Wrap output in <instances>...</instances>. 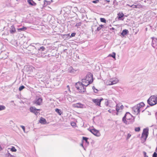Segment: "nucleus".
<instances>
[{
  "instance_id": "1",
  "label": "nucleus",
  "mask_w": 157,
  "mask_h": 157,
  "mask_svg": "<svg viewBox=\"0 0 157 157\" xmlns=\"http://www.w3.org/2000/svg\"><path fill=\"white\" fill-rule=\"evenodd\" d=\"M144 105L143 102H141L132 107V110L133 111L134 113L136 114L139 113L140 109H141Z\"/></svg>"
},
{
  "instance_id": "2",
  "label": "nucleus",
  "mask_w": 157,
  "mask_h": 157,
  "mask_svg": "<svg viewBox=\"0 0 157 157\" xmlns=\"http://www.w3.org/2000/svg\"><path fill=\"white\" fill-rule=\"evenodd\" d=\"M147 103L151 106H153L157 103V95L151 96L147 100Z\"/></svg>"
},
{
  "instance_id": "3",
  "label": "nucleus",
  "mask_w": 157,
  "mask_h": 157,
  "mask_svg": "<svg viewBox=\"0 0 157 157\" xmlns=\"http://www.w3.org/2000/svg\"><path fill=\"white\" fill-rule=\"evenodd\" d=\"M75 87L79 92L81 93L84 92L86 90V89L85 86L82 83L80 82H78L76 83L75 85Z\"/></svg>"
},
{
  "instance_id": "4",
  "label": "nucleus",
  "mask_w": 157,
  "mask_h": 157,
  "mask_svg": "<svg viewBox=\"0 0 157 157\" xmlns=\"http://www.w3.org/2000/svg\"><path fill=\"white\" fill-rule=\"evenodd\" d=\"M86 80V82L89 83L88 85L92 83L93 81V75L91 74H87L85 79H82V82H84Z\"/></svg>"
},
{
  "instance_id": "5",
  "label": "nucleus",
  "mask_w": 157,
  "mask_h": 157,
  "mask_svg": "<svg viewBox=\"0 0 157 157\" xmlns=\"http://www.w3.org/2000/svg\"><path fill=\"white\" fill-rule=\"evenodd\" d=\"M46 49L45 48L44 46L40 47L38 49V52L37 53H36L35 52H32V54L33 55H36V56L38 57H40L42 56L43 55H42V53H43L42 52Z\"/></svg>"
},
{
  "instance_id": "6",
  "label": "nucleus",
  "mask_w": 157,
  "mask_h": 157,
  "mask_svg": "<svg viewBox=\"0 0 157 157\" xmlns=\"http://www.w3.org/2000/svg\"><path fill=\"white\" fill-rule=\"evenodd\" d=\"M132 116L129 112H127L124 116L122 118V121L124 123L127 124L126 119L127 120H130L132 118Z\"/></svg>"
},
{
  "instance_id": "7",
  "label": "nucleus",
  "mask_w": 157,
  "mask_h": 157,
  "mask_svg": "<svg viewBox=\"0 0 157 157\" xmlns=\"http://www.w3.org/2000/svg\"><path fill=\"white\" fill-rule=\"evenodd\" d=\"M43 101V99L41 97L38 98L36 97L33 102L36 105H41Z\"/></svg>"
},
{
  "instance_id": "8",
  "label": "nucleus",
  "mask_w": 157,
  "mask_h": 157,
  "mask_svg": "<svg viewBox=\"0 0 157 157\" xmlns=\"http://www.w3.org/2000/svg\"><path fill=\"white\" fill-rule=\"evenodd\" d=\"M25 70L28 73H30L35 71V68L32 66H27Z\"/></svg>"
},
{
  "instance_id": "9",
  "label": "nucleus",
  "mask_w": 157,
  "mask_h": 157,
  "mask_svg": "<svg viewBox=\"0 0 157 157\" xmlns=\"http://www.w3.org/2000/svg\"><path fill=\"white\" fill-rule=\"evenodd\" d=\"M90 131L93 133L94 135L97 136H99L101 135V134L99 131L96 130L95 128L90 129Z\"/></svg>"
},
{
  "instance_id": "10",
  "label": "nucleus",
  "mask_w": 157,
  "mask_h": 157,
  "mask_svg": "<svg viewBox=\"0 0 157 157\" xmlns=\"http://www.w3.org/2000/svg\"><path fill=\"white\" fill-rule=\"evenodd\" d=\"M103 100L102 98L101 99H93L92 101L97 105L100 106L101 102Z\"/></svg>"
},
{
  "instance_id": "11",
  "label": "nucleus",
  "mask_w": 157,
  "mask_h": 157,
  "mask_svg": "<svg viewBox=\"0 0 157 157\" xmlns=\"http://www.w3.org/2000/svg\"><path fill=\"white\" fill-rule=\"evenodd\" d=\"M29 109L30 111L31 112L34 113L36 115H37L39 113V112H38V111L40 110V109H36L35 107L32 106Z\"/></svg>"
},
{
  "instance_id": "12",
  "label": "nucleus",
  "mask_w": 157,
  "mask_h": 157,
  "mask_svg": "<svg viewBox=\"0 0 157 157\" xmlns=\"http://www.w3.org/2000/svg\"><path fill=\"white\" fill-rule=\"evenodd\" d=\"M118 82V80L117 78H112L110 79L109 80V85H113L117 83Z\"/></svg>"
},
{
  "instance_id": "13",
  "label": "nucleus",
  "mask_w": 157,
  "mask_h": 157,
  "mask_svg": "<svg viewBox=\"0 0 157 157\" xmlns=\"http://www.w3.org/2000/svg\"><path fill=\"white\" fill-rule=\"evenodd\" d=\"M151 38L152 39L151 45L154 48H155L157 45V39L155 37H152Z\"/></svg>"
},
{
  "instance_id": "14",
  "label": "nucleus",
  "mask_w": 157,
  "mask_h": 157,
  "mask_svg": "<svg viewBox=\"0 0 157 157\" xmlns=\"http://www.w3.org/2000/svg\"><path fill=\"white\" fill-rule=\"evenodd\" d=\"M75 108H84V105L80 103H78L73 105Z\"/></svg>"
},
{
  "instance_id": "15",
  "label": "nucleus",
  "mask_w": 157,
  "mask_h": 157,
  "mask_svg": "<svg viewBox=\"0 0 157 157\" xmlns=\"http://www.w3.org/2000/svg\"><path fill=\"white\" fill-rule=\"evenodd\" d=\"M116 107V110L117 113H118L121 109H122L124 108V106L122 105L120 106V105L119 104H117Z\"/></svg>"
},
{
  "instance_id": "16",
  "label": "nucleus",
  "mask_w": 157,
  "mask_h": 157,
  "mask_svg": "<svg viewBox=\"0 0 157 157\" xmlns=\"http://www.w3.org/2000/svg\"><path fill=\"white\" fill-rule=\"evenodd\" d=\"M27 2L31 6H35L36 5V3L34 2L33 0H27Z\"/></svg>"
},
{
  "instance_id": "17",
  "label": "nucleus",
  "mask_w": 157,
  "mask_h": 157,
  "mask_svg": "<svg viewBox=\"0 0 157 157\" xmlns=\"http://www.w3.org/2000/svg\"><path fill=\"white\" fill-rule=\"evenodd\" d=\"M16 31V29L14 26L13 25L11 26L10 30V33L11 34H13L15 33Z\"/></svg>"
},
{
  "instance_id": "18",
  "label": "nucleus",
  "mask_w": 157,
  "mask_h": 157,
  "mask_svg": "<svg viewBox=\"0 0 157 157\" xmlns=\"http://www.w3.org/2000/svg\"><path fill=\"white\" fill-rule=\"evenodd\" d=\"M68 72L71 73H74L75 72H76L77 70H75L72 67H69L68 69L67 70Z\"/></svg>"
},
{
  "instance_id": "19",
  "label": "nucleus",
  "mask_w": 157,
  "mask_h": 157,
  "mask_svg": "<svg viewBox=\"0 0 157 157\" xmlns=\"http://www.w3.org/2000/svg\"><path fill=\"white\" fill-rule=\"evenodd\" d=\"M39 122L41 124H46L47 122L46 119L43 117L40 118Z\"/></svg>"
},
{
  "instance_id": "20",
  "label": "nucleus",
  "mask_w": 157,
  "mask_h": 157,
  "mask_svg": "<svg viewBox=\"0 0 157 157\" xmlns=\"http://www.w3.org/2000/svg\"><path fill=\"white\" fill-rule=\"evenodd\" d=\"M142 134L146 135L148 136V129L147 128H145L143 130Z\"/></svg>"
},
{
  "instance_id": "21",
  "label": "nucleus",
  "mask_w": 157,
  "mask_h": 157,
  "mask_svg": "<svg viewBox=\"0 0 157 157\" xmlns=\"http://www.w3.org/2000/svg\"><path fill=\"white\" fill-rule=\"evenodd\" d=\"M108 111L109 113H112L114 115H115L116 114L117 115L118 114V113H117V112H116L117 111L114 110L109 109L108 110Z\"/></svg>"
},
{
  "instance_id": "22",
  "label": "nucleus",
  "mask_w": 157,
  "mask_h": 157,
  "mask_svg": "<svg viewBox=\"0 0 157 157\" xmlns=\"http://www.w3.org/2000/svg\"><path fill=\"white\" fill-rule=\"evenodd\" d=\"M128 32V30L127 29H124L122 31V32L121 34V35L123 36H124V35H126Z\"/></svg>"
},
{
  "instance_id": "23",
  "label": "nucleus",
  "mask_w": 157,
  "mask_h": 157,
  "mask_svg": "<svg viewBox=\"0 0 157 157\" xmlns=\"http://www.w3.org/2000/svg\"><path fill=\"white\" fill-rule=\"evenodd\" d=\"M118 19L120 20L124 16V14L123 13H119L118 14Z\"/></svg>"
},
{
  "instance_id": "24",
  "label": "nucleus",
  "mask_w": 157,
  "mask_h": 157,
  "mask_svg": "<svg viewBox=\"0 0 157 157\" xmlns=\"http://www.w3.org/2000/svg\"><path fill=\"white\" fill-rule=\"evenodd\" d=\"M55 111L57 112L59 115H61L62 113V112L61 110L58 109H55Z\"/></svg>"
},
{
  "instance_id": "25",
  "label": "nucleus",
  "mask_w": 157,
  "mask_h": 157,
  "mask_svg": "<svg viewBox=\"0 0 157 157\" xmlns=\"http://www.w3.org/2000/svg\"><path fill=\"white\" fill-rule=\"evenodd\" d=\"M27 29V28L25 27H23L22 28H19L17 29L18 31H23L26 30Z\"/></svg>"
},
{
  "instance_id": "26",
  "label": "nucleus",
  "mask_w": 157,
  "mask_h": 157,
  "mask_svg": "<svg viewBox=\"0 0 157 157\" xmlns=\"http://www.w3.org/2000/svg\"><path fill=\"white\" fill-rule=\"evenodd\" d=\"M147 137V136L142 134L141 138L142 139H143L144 140H145Z\"/></svg>"
},
{
  "instance_id": "27",
  "label": "nucleus",
  "mask_w": 157,
  "mask_h": 157,
  "mask_svg": "<svg viewBox=\"0 0 157 157\" xmlns=\"http://www.w3.org/2000/svg\"><path fill=\"white\" fill-rule=\"evenodd\" d=\"M9 149H10V151L12 152H16L17 151V150L14 147H12L11 148H9Z\"/></svg>"
},
{
  "instance_id": "28",
  "label": "nucleus",
  "mask_w": 157,
  "mask_h": 157,
  "mask_svg": "<svg viewBox=\"0 0 157 157\" xmlns=\"http://www.w3.org/2000/svg\"><path fill=\"white\" fill-rule=\"evenodd\" d=\"M67 99L70 102H73L74 101L72 99L71 96V95H69L67 98Z\"/></svg>"
},
{
  "instance_id": "29",
  "label": "nucleus",
  "mask_w": 157,
  "mask_h": 157,
  "mask_svg": "<svg viewBox=\"0 0 157 157\" xmlns=\"http://www.w3.org/2000/svg\"><path fill=\"white\" fill-rule=\"evenodd\" d=\"M6 109V107L3 105H0V111L5 110Z\"/></svg>"
},
{
  "instance_id": "30",
  "label": "nucleus",
  "mask_w": 157,
  "mask_h": 157,
  "mask_svg": "<svg viewBox=\"0 0 157 157\" xmlns=\"http://www.w3.org/2000/svg\"><path fill=\"white\" fill-rule=\"evenodd\" d=\"M88 138L86 137H83V140H85L86 143H87L88 144H89V142L88 141Z\"/></svg>"
},
{
  "instance_id": "31",
  "label": "nucleus",
  "mask_w": 157,
  "mask_h": 157,
  "mask_svg": "<svg viewBox=\"0 0 157 157\" xmlns=\"http://www.w3.org/2000/svg\"><path fill=\"white\" fill-rule=\"evenodd\" d=\"M115 56H116V53L115 52H113L112 54H109V56L112 57L113 58H115Z\"/></svg>"
},
{
  "instance_id": "32",
  "label": "nucleus",
  "mask_w": 157,
  "mask_h": 157,
  "mask_svg": "<svg viewBox=\"0 0 157 157\" xmlns=\"http://www.w3.org/2000/svg\"><path fill=\"white\" fill-rule=\"evenodd\" d=\"M82 83L83 85L85 87L89 85H88L89 83H88L87 82H86V81L84 82H82Z\"/></svg>"
},
{
  "instance_id": "33",
  "label": "nucleus",
  "mask_w": 157,
  "mask_h": 157,
  "mask_svg": "<svg viewBox=\"0 0 157 157\" xmlns=\"http://www.w3.org/2000/svg\"><path fill=\"white\" fill-rule=\"evenodd\" d=\"M25 88V87L24 86H21L19 87V90L20 91H21L22 90Z\"/></svg>"
},
{
  "instance_id": "34",
  "label": "nucleus",
  "mask_w": 157,
  "mask_h": 157,
  "mask_svg": "<svg viewBox=\"0 0 157 157\" xmlns=\"http://www.w3.org/2000/svg\"><path fill=\"white\" fill-rule=\"evenodd\" d=\"M103 27V25H100L97 28V30L98 31H99Z\"/></svg>"
},
{
  "instance_id": "35",
  "label": "nucleus",
  "mask_w": 157,
  "mask_h": 157,
  "mask_svg": "<svg viewBox=\"0 0 157 157\" xmlns=\"http://www.w3.org/2000/svg\"><path fill=\"white\" fill-rule=\"evenodd\" d=\"M100 21H101V22H104V23H105V22H106V20L104 18H100Z\"/></svg>"
},
{
  "instance_id": "36",
  "label": "nucleus",
  "mask_w": 157,
  "mask_h": 157,
  "mask_svg": "<svg viewBox=\"0 0 157 157\" xmlns=\"http://www.w3.org/2000/svg\"><path fill=\"white\" fill-rule=\"evenodd\" d=\"M135 130L136 132H139L140 130V128L139 127L136 128Z\"/></svg>"
},
{
  "instance_id": "37",
  "label": "nucleus",
  "mask_w": 157,
  "mask_h": 157,
  "mask_svg": "<svg viewBox=\"0 0 157 157\" xmlns=\"http://www.w3.org/2000/svg\"><path fill=\"white\" fill-rule=\"evenodd\" d=\"M152 157H157V153L154 152L153 155Z\"/></svg>"
},
{
  "instance_id": "38",
  "label": "nucleus",
  "mask_w": 157,
  "mask_h": 157,
  "mask_svg": "<svg viewBox=\"0 0 157 157\" xmlns=\"http://www.w3.org/2000/svg\"><path fill=\"white\" fill-rule=\"evenodd\" d=\"M93 89L94 90V89H95V90H94V91L95 93H97L98 92V90L96 89H95L94 86H93Z\"/></svg>"
},
{
  "instance_id": "39",
  "label": "nucleus",
  "mask_w": 157,
  "mask_h": 157,
  "mask_svg": "<svg viewBox=\"0 0 157 157\" xmlns=\"http://www.w3.org/2000/svg\"><path fill=\"white\" fill-rule=\"evenodd\" d=\"M92 2L94 3H97L99 2V0H95L92 1Z\"/></svg>"
},
{
  "instance_id": "40",
  "label": "nucleus",
  "mask_w": 157,
  "mask_h": 157,
  "mask_svg": "<svg viewBox=\"0 0 157 157\" xmlns=\"http://www.w3.org/2000/svg\"><path fill=\"white\" fill-rule=\"evenodd\" d=\"M131 7H132L133 8H137V5H131Z\"/></svg>"
},
{
  "instance_id": "41",
  "label": "nucleus",
  "mask_w": 157,
  "mask_h": 157,
  "mask_svg": "<svg viewBox=\"0 0 157 157\" xmlns=\"http://www.w3.org/2000/svg\"><path fill=\"white\" fill-rule=\"evenodd\" d=\"M144 155V157H148V156L146 155V152L145 151L143 152Z\"/></svg>"
},
{
  "instance_id": "42",
  "label": "nucleus",
  "mask_w": 157,
  "mask_h": 157,
  "mask_svg": "<svg viewBox=\"0 0 157 157\" xmlns=\"http://www.w3.org/2000/svg\"><path fill=\"white\" fill-rule=\"evenodd\" d=\"M76 34V33H72L71 34V35L70 36L71 37H73V36H74Z\"/></svg>"
},
{
  "instance_id": "43",
  "label": "nucleus",
  "mask_w": 157,
  "mask_h": 157,
  "mask_svg": "<svg viewBox=\"0 0 157 157\" xmlns=\"http://www.w3.org/2000/svg\"><path fill=\"white\" fill-rule=\"evenodd\" d=\"M20 127L22 128L24 132H25V127L23 125H21Z\"/></svg>"
},
{
  "instance_id": "44",
  "label": "nucleus",
  "mask_w": 157,
  "mask_h": 157,
  "mask_svg": "<svg viewBox=\"0 0 157 157\" xmlns=\"http://www.w3.org/2000/svg\"><path fill=\"white\" fill-rule=\"evenodd\" d=\"M80 25H81V23H77L76 24L75 26L77 27L78 26Z\"/></svg>"
},
{
  "instance_id": "45",
  "label": "nucleus",
  "mask_w": 157,
  "mask_h": 157,
  "mask_svg": "<svg viewBox=\"0 0 157 157\" xmlns=\"http://www.w3.org/2000/svg\"><path fill=\"white\" fill-rule=\"evenodd\" d=\"M131 136V135L130 134H128L127 136V138H129Z\"/></svg>"
},
{
  "instance_id": "46",
  "label": "nucleus",
  "mask_w": 157,
  "mask_h": 157,
  "mask_svg": "<svg viewBox=\"0 0 157 157\" xmlns=\"http://www.w3.org/2000/svg\"><path fill=\"white\" fill-rule=\"evenodd\" d=\"M109 105V102L108 101H107L106 102H105V105H106V106H107L108 105Z\"/></svg>"
},
{
  "instance_id": "47",
  "label": "nucleus",
  "mask_w": 157,
  "mask_h": 157,
  "mask_svg": "<svg viewBox=\"0 0 157 157\" xmlns=\"http://www.w3.org/2000/svg\"><path fill=\"white\" fill-rule=\"evenodd\" d=\"M71 125L72 126H74L75 125V123L74 122H73L72 123H71Z\"/></svg>"
},
{
  "instance_id": "48",
  "label": "nucleus",
  "mask_w": 157,
  "mask_h": 157,
  "mask_svg": "<svg viewBox=\"0 0 157 157\" xmlns=\"http://www.w3.org/2000/svg\"><path fill=\"white\" fill-rule=\"evenodd\" d=\"M6 155L8 156V157H9L10 156V155H11V154L8 152L7 154H6Z\"/></svg>"
},
{
  "instance_id": "49",
  "label": "nucleus",
  "mask_w": 157,
  "mask_h": 157,
  "mask_svg": "<svg viewBox=\"0 0 157 157\" xmlns=\"http://www.w3.org/2000/svg\"><path fill=\"white\" fill-rule=\"evenodd\" d=\"M32 46L33 47V50L34 49L35 50H36V48L34 46L32 45Z\"/></svg>"
},
{
  "instance_id": "50",
  "label": "nucleus",
  "mask_w": 157,
  "mask_h": 157,
  "mask_svg": "<svg viewBox=\"0 0 157 157\" xmlns=\"http://www.w3.org/2000/svg\"><path fill=\"white\" fill-rule=\"evenodd\" d=\"M3 148L0 145V151L2 150Z\"/></svg>"
},
{
  "instance_id": "51",
  "label": "nucleus",
  "mask_w": 157,
  "mask_h": 157,
  "mask_svg": "<svg viewBox=\"0 0 157 157\" xmlns=\"http://www.w3.org/2000/svg\"><path fill=\"white\" fill-rule=\"evenodd\" d=\"M155 117H156V119L157 120V112L155 113Z\"/></svg>"
},
{
  "instance_id": "52",
  "label": "nucleus",
  "mask_w": 157,
  "mask_h": 157,
  "mask_svg": "<svg viewBox=\"0 0 157 157\" xmlns=\"http://www.w3.org/2000/svg\"><path fill=\"white\" fill-rule=\"evenodd\" d=\"M107 2L109 3L110 2V0H105Z\"/></svg>"
},
{
  "instance_id": "53",
  "label": "nucleus",
  "mask_w": 157,
  "mask_h": 157,
  "mask_svg": "<svg viewBox=\"0 0 157 157\" xmlns=\"http://www.w3.org/2000/svg\"><path fill=\"white\" fill-rule=\"evenodd\" d=\"M67 88H68V90H70V88H69V86H67Z\"/></svg>"
},
{
  "instance_id": "54",
  "label": "nucleus",
  "mask_w": 157,
  "mask_h": 157,
  "mask_svg": "<svg viewBox=\"0 0 157 157\" xmlns=\"http://www.w3.org/2000/svg\"><path fill=\"white\" fill-rule=\"evenodd\" d=\"M81 145L83 147V144H81Z\"/></svg>"
},
{
  "instance_id": "55",
  "label": "nucleus",
  "mask_w": 157,
  "mask_h": 157,
  "mask_svg": "<svg viewBox=\"0 0 157 157\" xmlns=\"http://www.w3.org/2000/svg\"><path fill=\"white\" fill-rule=\"evenodd\" d=\"M127 5L128 6H130V7H131V6L130 5H129V4H127Z\"/></svg>"
},
{
  "instance_id": "56",
  "label": "nucleus",
  "mask_w": 157,
  "mask_h": 157,
  "mask_svg": "<svg viewBox=\"0 0 157 157\" xmlns=\"http://www.w3.org/2000/svg\"><path fill=\"white\" fill-rule=\"evenodd\" d=\"M112 29H113V30H114V28H112Z\"/></svg>"
},
{
  "instance_id": "57",
  "label": "nucleus",
  "mask_w": 157,
  "mask_h": 157,
  "mask_svg": "<svg viewBox=\"0 0 157 157\" xmlns=\"http://www.w3.org/2000/svg\"><path fill=\"white\" fill-rule=\"evenodd\" d=\"M39 44V43H37V44Z\"/></svg>"
},
{
  "instance_id": "58",
  "label": "nucleus",
  "mask_w": 157,
  "mask_h": 157,
  "mask_svg": "<svg viewBox=\"0 0 157 157\" xmlns=\"http://www.w3.org/2000/svg\"><path fill=\"white\" fill-rule=\"evenodd\" d=\"M121 157H126V156H122Z\"/></svg>"
},
{
  "instance_id": "59",
  "label": "nucleus",
  "mask_w": 157,
  "mask_h": 157,
  "mask_svg": "<svg viewBox=\"0 0 157 157\" xmlns=\"http://www.w3.org/2000/svg\"><path fill=\"white\" fill-rule=\"evenodd\" d=\"M10 122H13V121H11Z\"/></svg>"
},
{
  "instance_id": "60",
  "label": "nucleus",
  "mask_w": 157,
  "mask_h": 157,
  "mask_svg": "<svg viewBox=\"0 0 157 157\" xmlns=\"http://www.w3.org/2000/svg\"><path fill=\"white\" fill-rule=\"evenodd\" d=\"M57 79H59V78H57Z\"/></svg>"
},
{
  "instance_id": "61",
  "label": "nucleus",
  "mask_w": 157,
  "mask_h": 157,
  "mask_svg": "<svg viewBox=\"0 0 157 157\" xmlns=\"http://www.w3.org/2000/svg\"><path fill=\"white\" fill-rule=\"evenodd\" d=\"M57 79H59V78H57Z\"/></svg>"
}]
</instances>
